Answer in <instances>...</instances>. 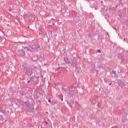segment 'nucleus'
Returning <instances> with one entry per match:
<instances>
[{"label": "nucleus", "instance_id": "1", "mask_svg": "<svg viewBox=\"0 0 128 128\" xmlns=\"http://www.w3.org/2000/svg\"><path fill=\"white\" fill-rule=\"evenodd\" d=\"M40 48V45L38 44H34L32 45H30L28 47H24V50H27L28 52L29 50L30 52H34V50H38Z\"/></svg>", "mask_w": 128, "mask_h": 128}, {"label": "nucleus", "instance_id": "2", "mask_svg": "<svg viewBox=\"0 0 128 128\" xmlns=\"http://www.w3.org/2000/svg\"><path fill=\"white\" fill-rule=\"evenodd\" d=\"M26 105V108L24 107L22 108V110L24 112L26 110H28L29 112H34V108L32 107V106H30V104L28 102H24Z\"/></svg>", "mask_w": 128, "mask_h": 128}, {"label": "nucleus", "instance_id": "3", "mask_svg": "<svg viewBox=\"0 0 128 128\" xmlns=\"http://www.w3.org/2000/svg\"><path fill=\"white\" fill-rule=\"evenodd\" d=\"M26 74H28V76H30L32 74V70L30 68H26Z\"/></svg>", "mask_w": 128, "mask_h": 128}, {"label": "nucleus", "instance_id": "4", "mask_svg": "<svg viewBox=\"0 0 128 128\" xmlns=\"http://www.w3.org/2000/svg\"><path fill=\"white\" fill-rule=\"evenodd\" d=\"M18 56H26V52L24 50H20L18 52Z\"/></svg>", "mask_w": 128, "mask_h": 128}, {"label": "nucleus", "instance_id": "5", "mask_svg": "<svg viewBox=\"0 0 128 128\" xmlns=\"http://www.w3.org/2000/svg\"><path fill=\"white\" fill-rule=\"evenodd\" d=\"M118 84L120 86L122 90H124V86H126V84L124 82L122 81H118Z\"/></svg>", "mask_w": 128, "mask_h": 128}, {"label": "nucleus", "instance_id": "6", "mask_svg": "<svg viewBox=\"0 0 128 128\" xmlns=\"http://www.w3.org/2000/svg\"><path fill=\"white\" fill-rule=\"evenodd\" d=\"M68 96H69L70 98H72L74 96V94L72 93V90H68Z\"/></svg>", "mask_w": 128, "mask_h": 128}, {"label": "nucleus", "instance_id": "7", "mask_svg": "<svg viewBox=\"0 0 128 128\" xmlns=\"http://www.w3.org/2000/svg\"><path fill=\"white\" fill-rule=\"evenodd\" d=\"M119 12L122 14H126V8H124L122 10H119Z\"/></svg>", "mask_w": 128, "mask_h": 128}, {"label": "nucleus", "instance_id": "8", "mask_svg": "<svg viewBox=\"0 0 128 128\" xmlns=\"http://www.w3.org/2000/svg\"><path fill=\"white\" fill-rule=\"evenodd\" d=\"M64 60L66 64H70V60H68V57H64Z\"/></svg>", "mask_w": 128, "mask_h": 128}, {"label": "nucleus", "instance_id": "9", "mask_svg": "<svg viewBox=\"0 0 128 128\" xmlns=\"http://www.w3.org/2000/svg\"><path fill=\"white\" fill-rule=\"evenodd\" d=\"M23 18L24 20H28V18H30V15L28 14H24Z\"/></svg>", "mask_w": 128, "mask_h": 128}, {"label": "nucleus", "instance_id": "10", "mask_svg": "<svg viewBox=\"0 0 128 128\" xmlns=\"http://www.w3.org/2000/svg\"><path fill=\"white\" fill-rule=\"evenodd\" d=\"M72 66L74 68L75 66L76 70H78V66L76 62H74V64H72Z\"/></svg>", "mask_w": 128, "mask_h": 128}, {"label": "nucleus", "instance_id": "11", "mask_svg": "<svg viewBox=\"0 0 128 128\" xmlns=\"http://www.w3.org/2000/svg\"><path fill=\"white\" fill-rule=\"evenodd\" d=\"M30 16H32V18H34V20H36V15L34 14V13H32L30 14Z\"/></svg>", "mask_w": 128, "mask_h": 128}, {"label": "nucleus", "instance_id": "12", "mask_svg": "<svg viewBox=\"0 0 128 128\" xmlns=\"http://www.w3.org/2000/svg\"><path fill=\"white\" fill-rule=\"evenodd\" d=\"M74 20H80V16H76L74 18Z\"/></svg>", "mask_w": 128, "mask_h": 128}, {"label": "nucleus", "instance_id": "13", "mask_svg": "<svg viewBox=\"0 0 128 128\" xmlns=\"http://www.w3.org/2000/svg\"><path fill=\"white\" fill-rule=\"evenodd\" d=\"M110 18V14H105V18L108 20Z\"/></svg>", "mask_w": 128, "mask_h": 128}, {"label": "nucleus", "instance_id": "14", "mask_svg": "<svg viewBox=\"0 0 128 128\" xmlns=\"http://www.w3.org/2000/svg\"><path fill=\"white\" fill-rule=\"evenodd\" d=\"M0 112H2V114H4L5 112L4 111V110H2V108L0 107Z\"/></svg>", "mask_w": 128, "mask_h": 128}, {"label": "nucleus", "instance_id": "15", "mask_svg": "<svg viewBox=\"0 0 128 128\" xmlns=\"http://www.w3.org/2000/svg\"><path fill=\"white\" fill-rule=\"evenodd\" d=\"M114 10V7L109 8V10H108L109 12H112V10Z\"/></svg>", "mask_w": 128, "mask_h": 128}, {"label": "nucleus", "instance_id": "16", "mask_svg": "<svg viewBox=\"0 0 128 128\" xmlns=\"http://www.w3.org/2000/svg\"><path fill=\"white\" fill-rule=\"evenodd\" d=\"M28 128H32V124L29 123L28 124Z\"/></svg>", "mask_w": 128, "mask_h": 128}, {"label": "nucleus", "instance_id": "17", "mask_svg": "<svg viewBox=\"0 0 128 128\" xmlns=\"http://www.w3.org/2000/svg\"><path fill=\"white\" fill-rule=\"evenodd\" d=\"M36 74H35L34 75V78H40V76H38V75H36Z\"/></svg>", "mask_w": 128, "mask_h": 128}, {"label": "nucleus", "instance_id": "18", "mask_svg": "<svg viewBox=\"0 0 128 128\" xmlns=\"http://www.w3.org/2000/svg\"><path fill=\"white\" fill-rule=\"evenodd\" d=\"M121 14H119V16H120V18H122V16H124V14H122V13H120Z\"/></svg>", "mask_w": 128, "mask_h": 128}, {"label": "nucleus", "instance_id": "19", "mask_svg": "<svg viewBox=\"0 0 128 128\" xmlns=\"http://www.w3.org/2000/svg\"><path fill=\"white\" fill-rule=\"evenodd\" d=\"M120 4H122V0H120V3L118 4V6H120Z\"/></svg>", "mask_w": 128, "mask_h": 128}, {"label": "nucleus", "instance_id": "20", "mask_svg": "<svg viewBox=\"0 0 128 128\" xmlns=\"http://www.w3.org/2000/svg\"><path fill=\"white\" fill-rule=\"evenodd\" d=\"M27 80L28 84V82H30V78H28Z\"/></svg>", "mask_w": 128, "mask_h": 128}, {"label": "nucleus", "instance_id": "21", "mask_svg": "<svg viewBox=\"0 0 128 128\" xmlns=\"http://www.w3.org/2000/svg\"><path fill=\"white\" fill-rule=\"evenodd\" d=\"M34 98L38 99V94H34Z\"/></svg>", "mask_w": 128, "mask_h": 128}, {"label": "nucleus", "instance_id": "22", "mask_svg": "<svg viewBox=\"0 0 128 128\" xmlns=\"http://www.w3.org/2000/svg\"><path fill=\"white\" fill-rule=\"evenodd\" d=\"M68 104L70 106V108H72V104L70 102H67Z\"/></svg>", "mask_w": 128, "mask_h": 128}, {"label": "nucleus", "instance_id": "23", "mask_svg": "<svg viewBox=\"0 0 128 128\" xmlns=\"http://www.w3.org/2000/svg\"><path fill=\"white\" fill-rule=\"evenodd\" d=\"M94 70H90V72H92V74H94Z\"/></svg>", "mask_w": 128, "mask_h": 128}, {"label": "nucleus", "instance_id": "24", "mask_svg": "<svg viewBox=\"0 0 128 128\" xmlns=\"http://www.w3.org/2000/svg\"><path fill=\"white\" fill-rule=\"evenodd\" d=\"M112 74H116V72L114 71V70H113L112 72Z\"/></svg>", "mask_w": 128, "mask_h": 128}, {"label": "nucleus", "instance_id": "25", "mask_svg": "<svg viewBox=\"0 0 128 128\" xmlns=\"http://www.w3.org/2000/svg\"><path fill=\"white\" fill-rule=\"evenodd\" d=\"M88 38H92V34H88Z\"/></svg>", "mask_w": 128, "mask_h": 128}, {"label": "nucleus", "instance_id": "26", "mask_svg": "<svg viewBox=\"0 0 128 128\" xmlns=\"http://www.w3.org/2000/svg\"><path fill=\"white\" fill-rule=\"evenodd\" d=\"M114 78H118V76L115 74Z\"/></svg>", "mask_w": 128, "mask_h": 128}, {"label": "nucleus", "instance_id": "27", "mask_svg": "<svg viewBox=\"0 0 128 128\" xmlns=\"http://www.w3.org/2000/svg\"><path fill=\"white\" fill-rule=\"evenodd\" d=\"M125 22L127 24V26H128V20H127Z\"/></svg>", "mask_w": 128, "mask_h": 128}, {"label": "nucleus", "instance_id": "28", "mask_svg": "<svg viewBox=\"0 0 128 128\" xmlns=\"http://www.w3.org/2000/svg\"><path fill=\"white\" fill-rule=\"evenodd\" d=\"M97 52H98L99 54H100V50H97Z\"/></svg>", "mask_w": 128, "mask_h": 128}, {"label": "nucleus", "instance_id": "29", "mask_svg": "<svg viewBox=\"0 0 128 128\" xmlns=\"http://www.w3.org/2000/svg\"><path fill=\"white\" fill-rule=\"evenodd\" d=\"M62 90H64V92H66V88H64V87L62 88Z\"/></svg>", "mask_w": 128, "mask_h": 128}, {"label": "nucleus", "instance_id": "30", "mask_svg": "<svg viewBox=\"0 0 128 128\" xmlns=\"http://www.w3.org/2000/svg\"><path fill=\"white\" fill-rule=\"evenodd\" d=\"M44 124H48V122H46V121H45L44 122Z\"/></svg>", "mask_w": 128, "mask_h": 128}, {"label": "nucleus", "instance_id": "31", "mask_svg": "<svg viewBox=\"0 0 128 128\" xmlns=\"http://www.w3.org/2000/svg\"><path fill=\"white\" fill-rule=\"evenodd\" d=\"M72 46V48H74L76 46V44H73Z\"/></svg>", "mask_w": 128, "mask_h": 128}, {"label": "nucleus", "instance_id": "32", "mask_svg": "<svg viewBox=\"0 0 128 128\" xmlns=\"http://www.w3.org/2000/svg\"><path fill=\"white\" fill-rule=\"evenodd\" d=\"M114 30H117L116 28V27L114 28Z\"/></svg>", "mask_w": 128, "mask_h": 128}, {"label": "nucleus", "instance_id": "33", "mask_svg": "<svg viewBox=\"0 0 128 128\" xmlns=\"http://www.w3.org/2000/svg\"><path fill=\"white\" fill-rule=\"evenodd\" d=\"M60 67L57 68L56 70H60Z\"/></svg>", "mask_w": 128, "mask_h": 128}, {"label": "nucleus", "instance_id": "34", "mask_svg": "<svg viewBox=\"0 0 128 128\" xmlns=\"http://www.w3.org/2000/svg\"><path fill=\"white\" fill-rule=\"evenodd\" d=\"M104 82H108V80L106 79H104Z\"/></svg>", "mask_w": 128, "mask_h": 128}, {"label": "nucleus", "instance_id": "35", "mask_svg": "<svg viewBox=\"0 0 128 128\" xmlns=\"http://www.w3.org/2000/svg\"><path fill=\"white\" fill-rule=\"evenodd\" d=\"M48 102H51L50 99L48 100Z\"/></svg>", "mask_w": 128, "mask_h": 128}, {"label": "nucleus", "instance_id": "36", "mask_svg": "<svg viewBox=\"0 0 128 128\" xmlns=\"http://www.w3.org/2000/svg\"><path fill=\"white\" fill-rule=\"evenodd\" d=\"M118 6H120V5H118V4L117 6H115V8H118Z\"/></svg>", "mask_w": 128, "mask_h": 128}, {"label": "nucleus", "instance_id": "37", "mask_svg": "<svg viewBox=\"0 0 128 128\" xmlns=\"http://www.w3.org/2000/svg\"><path fill=\"white\" fill-rule=\"evenodd\" d=\"M94 10H97L98 8H96V7H95Z\"/></svg>", "mask_w": 128, "mask_h": 128}, {"label": "nucleus", "instance_id": "38", "mask_svg": "<svg viewBox=\"0 0 128 128\" xmlns=\"http://www.w3.org/2000/svg\"><path fill=\"white\" fill-rule=\"evenodd\" d=\"M109 86H112V82H110V84H109Z\"/></svg>", "mask_w": 128, "mask_h": 128}, {"label": "nucleus", "instance_id": "39", "mask_svg": "<svg viewBox=\"0 0 128 128\" xmlns=\"http://www.w3.org/2000/svg\"><path fill=\"white\" fill-rule=\"evenodd\" d=\"M76 102L77 104H78V102L76 101Z\"/></svg>", "mask_w": 128, "mask_h": 128}, {"label": "nucleus", "instance_id": "40", "mask_svg": "<svg viewBox=\"0 0 128 128\" xmlns=\"http://www.w3.org/2000/svg\"><path fill=\"white\" fill-rule=\"evenodd\" d=\"M84 128H88V127H86V126H84Z\"/></svg>", "mask_w": 128, "mask_h": 128}, {"label": "nucleus", "instance_id": "41", "mask_svg": "<svg viewBox=\"0 0 128 128\" xmlns=\"http://www.w3.org/2000/svg\"><path fill=\"white\" fill-rule=\"evenodd\" d=\"M96 74H98V70H96Z\"/></svg>", "mask_w": 128, "mask_h": 128}, {"label": "nucleus", "instance_id": "42", "mask_svg": "<svg viewBox=\"0 0 128 128\" xmlns=\"http://www.w3.org/2000/svg\"><path fill=\"white\" fill-rule=\"evenodd\" d=\"M63 100H63V99H62V100H61V101H62V102Z\"/></svg>", "mask_w": 128, "mask_h": 128}, {"label": "nucleus", "instance_id": "43", "mask_svg": "<svg viewBox=\"0 0 128 128\" xmlns=\"http://www.w3.org/2000/svg\"><path fill=\"white\" fill-rule=\"evenodd\" d=\"M100 2H101V4H102V1H101Z\"/></svg>", "mask_w": 128, "mask_h": 128}, {"label": "nucleus", "instance_id": "44", "mask_svg": "<svg viewBox=\"0 0 128 128\" xmlns=\"http://www.w3.org/2000/svg\"><path fill=\"white\" fill-rule=\"evenodd\" d=\"M56 48H58V46H56Z\"/></svg>", "mask_w": 128, "mask_h": 128}, {"label": "nucleus", "instance_id": "45", "mask_svg": "<svg viewBox=\"0 0 128 128\" xmlns=\"http://www.w3.org/2000/svg\"><path fill=\"white\" fill-rule=\"evenodd\" d=\"M124 40H126V38H124Z\"/></svg>", "mask_w": 128, "mask_h": 128}, {"label": "nucleus", "instance_id": "46", "mask_svg": "<svg viewBox=\"0 0 128 128\" xmlns=\"http://www.w3.org/2000/svg\"><path fill=\"white\" fill-rule=\"evenodd\" d=\"M122 122H124V120H122Z\"/></svg>", "mask_w": 128, "mask_h": 128}, {"label": "nucleus", "instance_id": "47", "mask_svg": "<svg viewBox=\"0 0 128 128\" xmlns=\"http://www.w3.org/2000/svg\"><path fill=\"white\" fill-rule=\"evenodd\" d=\"M54 25V24H53Z\"/></svg>", "mask_w": 128, "mask_h": 128}, {"label": "nucleus", "instance_id": "48", "mask_svg": "<svg viewBox=\"0 0 128 128\" xmlns=\"http://www.w3.org/2000/svg\"><path fill=\"white\" fill-rule=\"evenodd\" d=\"M127 43L128 44V42H127Z\"/></svg>", "mask_w": 128, "mask_h": 128}]
</instances>
